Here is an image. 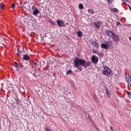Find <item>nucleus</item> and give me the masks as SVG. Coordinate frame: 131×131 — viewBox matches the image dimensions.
Instances as JSON below:
<instances>
[{"label":"nucleus","instance_id":"obj_15","mask_svg":"<svg viewBox=\"0 0 131 131\" xmlns=\"http://www.w3.org/2000/svg\"><path fill=\"white\" fill-rule=\"evenodd\" d=\"M105 90H106V93L107 95V96L109 97H110L111 95V93L109 91H108L107 88L105 89Z\"/></svg>","mask_w":131,"mask_h":131},{"label":"nucleus","instance_id":"obj_40","mask_svg":"<svg viewBox=\"0 0 131 131\" xmlns=\"http://www.w3.org/2000/svg\"><path fill=\"white\" fill-rule=\"evenodd\" d=\"M27 68V67H24V69H25L26 70V68Z\"/></svg>","mask_w":131,"mask_h":131},{"label":"nucleus","instance_id":"obj_3","mask_svg":"<svg viewBox=\"0 0 131 131\" xmlns=\"http://www.w3.org/2000/svg\"><path fill=\"white\" fill-rule=\"evenodd\" d=\"M31 10L33 11L32 14L34 15H36L39 13V11L37 7L34 5L31 7Z\"/></svg>","mask_w":131,"mask_h":131},{"label":"nucleus","instance_id":"obj_17","mask_svg":"<svg viewBox=\"0 0 131 131\" xmlns=\"http://www.w3.org/2000/svg\"><path fill=\"white\" fill-rule=\"evenodd\" d=\"M111 10L112 12L117 13H118L119 12V10L116 8H112L111 9Z\"/></svg>","mask_w":131,"mask_h":131},{"label":"nucleus","instance_id":"obj_9","mask_svg":"<svg viewBox=\"0 0 131 131\" xmlns=\"http://www.w3.org/2000/svg\"><path fill=\"white\" fill-rule=\"evenodd\" d=\"M91 44L94 47H95L96 48H98L99 44L96 41L92 42Z\"/></svg>","mask_w":131,"mask_h":131},{"label":"nucleus","instance_id":"obj_33","mask_svg":"<svg viewBox=\"0 0 131 131\" xmlns=\"http://www.w3.org/2000/svg\"><path fill=\"white\" fill-rule=\"evenodd\" d=\"M121 24L119 22H117L116 24L117 26H118L119 25H120Z\"/></svg>","mask_w":131,"mask_h":131},{"label":"nucleus","instance_id":"obj_31","mask_svg":"<svg viewBox=\"0 0 131 131\" xmlns=\"http://www.w3.org/2000/svg\"><path fill=\"white\" fill-rule=\"evenodd\" d=\"M128 96L130 98H131V92H129L128 93Z\"/></svg>","mask_w":131,"mask_h":131},{"label":"nucleus","instance_id":"obj_19","mask_svg":"<svg viewBox=\"0 0 131 131\" xmlns=\"http://www.w3.org/2000/svg\"><path fill=\"white\" fill-rule=\"evenodd\" d=\"M79 7L80 9H82L84 8L82 4H79Z\"/></svg>","mask_w":131,"mask_h":131},{"label":"nucleus","instance_id":"obj_24","mask_svg":"<svg viewBox=\"0 0 131 131\" xmlns=\"http://www.w3.org/2000/svg\"><path fill=\"white\" fill-rule=\"evenodd\" d=\"M93 125L98 131H100L99 129L98 128L96 124H93Z\"/></svg>","mask_w":131,"mask_h":131},{"label":"nucleus","instance_id":"obj_2","mask_svg":"<svg viewBox=\"0 0 131 131\" xmlns=\"http://www.w3.org/2000/svg\"><path fill=\"white\" fill-rule=\"evenodd\" d=\"M112 71L110 68L107 66H105L104 67V69L102 71V73L104 75L110 77V75L111 72Z\"/></svg>","mask_w":131,"mask_h":131},{"label":"nucleus","instance_id":"obj_13","mask_svg":"<svg viewBox=\"0 0 131 131\" xmlns=\"http://www.w3.org/2000/svg\"><path fill=\"white\" fill-rule=\"evenodd\" d=\"M101 47L102 48H104L105 49H107L108 48V47H107V45L106 43H102L101 45Z\"/></svg>","mask_w":131,"mask_h":131},{"label":"nucleus","instance_id":"obj_26","mask_svg":"<svg viewBox=\"0 0 131 131\" xmlns=\"http://www.w3.org/2000/svg\"><path fill=\"white\" fill-rule=\"evenodd\" d=\"M49 22L52 24V25L53 26H54L55 25V23L54 22H53L51 20H49Z\"/></svg>","mask_w":131,"mask_h":131},{"label":"nucleus","instance_id":"obj_10","mask_svg":"<svg viewBox=\"0 0 131 131\" xmlns=\"http://www.w3.org/2000/svg\"><path fill=\"white\" fill-rule=\"evenodd\" d=\"M23 59L25 60H28L30 59V57L27 54H24L23 55Z\"/></svg>","mask_w":131,"mask_h":131},{"label":"nucleus","instance_id":"obj_22","mask_svg":"<svg viewBox=\"0 0 131 131\" xmlns=\"http://www.w3.org/2000/svg\"><path fill=\"white\" fill-rule=\"evenodd\" d=\"M88 13H90L91 14H94V12L92 10L89 9L88 10Z\"/></svg>","mask_w":131,"mask_h":131},{"label":"nucleus","instance_id":"obj_5","mask_svg":"<svg viewBox=\"0 0 131 131\" xmlns=\"http://www.w3.org/2000/svg\"><path fill=\"white\" fill-rule=\"evenodd\" d=\"M99 60L98 58L95 55L92 56L91 57V61L94 64L97 63Z\"/></svg>","mask_w":131,"mask_h":131},{"label":"nucleus","instance_id":"obj_46","mask_svg":"<svg viewBox=\"0 0 131 131\" xmlns=\"http://www.w3.org/2000/svg\"><path fill=\"white\" fill-rule=\"evenodd\" d=\"M20 4H21V3H20Z\"/></svg>","mask_w":131,"mask_h":131},{"label":"nucleus","instance_id":"obj_47","mask_svg":"<svg viewBox=\"0 0 131 131\" xmlns=\"http://www.w3.org/2000/svg\"><path fill=\"white\" fill-rule=\"evenodd\" d=\"M114 131L113 130V131Z\"/></svg>","mask_w":131,"mask_h":131},{"label":"nucleus","instance_id":"obj_43","mask_svg":"<svg viewBox=\"0 0 131 131\" xmlns=\"http://www.w3.org/2000/svg\"><path fill=\"white\" fill-rule=\"evenodd\" d=\"M68 23H67L66 24H67V25H68Z\"/></svg>","mask_w":131,"mask_h":131},{"label":"nucleus","instance_id":"obj_41","mask_svg":"<svg viewBox=\"0 0 131 131\" xmlns=\"http://www.w3.org/2000/svg\"><path fill=\"white\" fill-rule=\"evenodd\" d=\"M34 76L35 77H36V75L35 74V73H34Z\"/></svg>","mask_w":131,"mask_h":131},{"label":"nucleus","instance_id":"obj_39","mask_svg":"<svg viewBox=\"0 0 131 131\" xmlns=\"http://www.w3.org/2000/svg\"><path fill=\"white\" fill-rule=\"evenodd\" d=\"M128 7H129V9L131 10V7L129 5H128Z\"/></svg>","mask_w":131,"mask_h":131},{"label":"nucleus","instance_id":"obj_4","mask_svg":"<svg viewBox=\"0 0 131 131\" xmlns=\"http://www.w3.org/2000/svg\"><path fill=\"white\" fill-rule=\"evenodd\" d=\"M119 36H117L116 34L115 33L113 34V36L111 37L113 41L115 42H117L120 39L118 38Z\"/></svg>","mask_w":131,"mask_h":131},{"label":"nucleus","instance_id":"obj_14","mask_svg":"<svg viewBox=\"0 0 131 131\" xmlns=\"http://www.w3.org/2000/svg\"><path fill=\"white\" fill-rule=\"evenodd\" d=\"M126 79L127 82L129 83H131V77L128 76V77H126Z\"/></svg>","mask_w":131,"mask_h":131},{"label":"nucleus","instance_id":"obj_29","mask_svg":"<svg viewBox=\"0 0 131 131\" xmlns=\"http://www.w3.org/2000/svg\"><path fill=\"white\" fill-rule=\"evenodd\" d=\"M45 130L46 131H52L51 130H49L47 127H45Z\"/></svg>","mask_w":131,"mask_h":131},{"label":"nucleus","instance_id":"obj_23","mask_svg":"<svg viewBox=\"0 0 131 131\" xmlns=\"http://www.w3.org/2000/svg\"><path fill=\"white\" fill-rule=\"evenodd\" d=\"M32 62L34 64L35 67V68H36L38 66V64L37 63L34 62L33 61H32Z\"/></svg>","mask_w":131,"mask_h":131},{"label":"nucleus","instance_id":"obj_20","mask_svg":"<svg viewBox=\"0 0 131 131\" xmlns=\"http://www.w3.org/2000/svg\"><path fill=\"white\" fill-rule=\"evenodd\" d=\"M106 44L107 45V47L110 46L111 45V42L108 41L106 42Z\"/></svg>","mask_w":131,"mask_h":131},{"label":"nucleus","instance_id":"obj_28","mask_svg":"<svg viewBox=\"0 0 131 131\" xmlns=\"http://www.w3.org/2000/svg\"><path fill=\"white\" fill-rule=\"evenodd\" d=\"M15 7V4L14 3H12V5H11V8H14Z\"/></svg>","mask_w":131,"mask_h":131},{"label":"nucleus","instance_id":"obj_35","mask_svg":"<svg viewBox=\"0 0 131 131\" xmlns=\"http://www.w3.org/2000/svg\"><path fill=\"white\" fill-rule=\"evenodd\" d=\"M110 129L112 131H113V127H112L111 126H110Z\"/></svg>","mask_w":131,"mask_h":131},{"label":"nucleus","instance_id":"obj_12","mask_svg":"<svg viewBox=\"0 0 131 131\" xmlns=\"http://www.w3.org/2000/svg\"><path fill=\"white\" fill-rule=\"evenodd\" d=\"M14 65L17 68L16 70L18 71V69L20 68V66L17 62L16 61H15L14 62Z\"/></svg>","mask_w":131,"mask_h":131},{"label":"nucleus","instance_id":"obj_11","mask_svg":"<svg viewBox=\"0 0 131 131\" xmlns=\"http://www.w3.org/2000/svg\"><path fill=\"white\" fill-rule=\"evenodd\" d=\"M100 21H98L94 22V23L95 26L97 29H99L100 27Z\"/></svg>","mask_w":131,"mask_h":131},{"label":"nucleus","instance_id":"obj_44","mask_svg":"<svg viewBox=\"0 0 131 131\" xmlns=\"http://www.w3.org/2000/svg\"><path fill=\"white\" fill-rule=\"evenodd\" d=\"M31 61L32 62V61H33L32 59H31Z\"/></svg>","mask_w":131,"mask_h":131},{"label":"nucleus","instance_id":"obj_7","mask_svg":"<svg viewBox=\"0 0 131 131\" xmlns=\"http://www.w3.org/2000/svg\"><path fill=\"white\" fill-rule=\"evenodd\" d=\"M78 60L77 59V58H74V61H73V63H74V66L77 69H79L80 71H82V68H82L81 67V66H82L81 65H80L79 64V66H76V64H75V61H78Z\"/></svg>","mask_w":131,"mask_h":131},{"label":"nucleus","instance_id":"obj_21","mask_svg":"<svg viewBox=\"0 0 131 131\" xmlns=\"http://www.w3.org/2000/svg\"><path fill=\"white\" fill-rule=\"evenodd\" d=\"M72 73V71L71 70H69L66 73L67 74H71Z\"/></svg>","mask_w":131,"mask_h":131},{"label":"nucleus","instance_id":"obj_37","mask_svg":"<svg viewBox=\"0 0 131 131\" xmlns=\"http://www.w3.org/2000/svg\"><path fill=\"white\" fill-rule=\"evenodd\" d=\"M90 122H91V123L93 125V124H94V123H93V120H92V119H91V120H90Z\"/></svg>","mask_w":131,"mask_h":131},{"label":"nucleus","instance_id":"obj_8","mask_svg":"<svg viewBox=\"0 0 131 131\" xmlns=\"http://www.w3.org/2000/svg\"><path fill=\"white\" fill-rule=\"evenodd\" d=\"M57 23L58 25L61 27H65L66 25L64 24L63 21L61 20H58L57 21Z\"/></svg>","mask_w":131,"mask_h":131},{"label":"nucleus","instance_id":"obj_38","mask_svg":"<svg viewBox=\"0 0 131 131\" xmlns=\"http://www.w3.org/2000/svg\"><path fill=\"white\" fill-rule=\"evenodd\" d=\"M22 49L23 50L22 51H23V52H25V51L24 50V49L23 48V47L22 48Z\"/></svg>","mask_w":131,"mask_h":131},{"label":"nucleus","instance_id":"obj_36","mask_svg":"<svg viewBox=\"0 0 131 131\" xmlns=\"http://www.w3.org/2000/svg\"><path fill=\"white\" fill-rule=\"evenodd\" d=\"M92 52L94 53H96V52L95 50H92Z\"/></svg>","mask_w":131,"mask_h":131},{"label":"nucleus","instance_id":"obj_27","mask_svg":"<svg viewBox=\"0 0 131 131\" xmlns=\"http://www.w3.org/2000/svg\"><path fill=\"white\" fill-rule=\"evenodd\" d=\"M16 103L17 104H20V102L19 101L18 99H16Z\"/></svg>","mask_w":131,"mask_h":131},{"label":"nucleus","instance_id":"obj_18","mask_svg":"<svg viewBox=\"0 0 131 131\" xmlns=\"http://www.w3.org/2000/svg\"><path fill=\"white\" fill-rule=\"evenodd\" d=\"M77 36L80 37H81L82 35V32L80 31H79L77 33Z\"/></svg>","mask_w":131,"mask_h":131},{"label":"nucleus","instance_id":"obj_1","mask_svg":"<svg viewBox=\"0 0 131 131\" xmlns=\"http://www.w3.org/2000/svg\"><path fill=\"white\" fill-rule=\"evenodd\" d=\"M76 58L78 60L77 61H75V63L76 66H79V64L83 66L85 68H86L87 67L89 66L91 64V62L90 61H86L84 60L80 59L78 57Z\"/></svg>","mask_w":131,"mask_h":131},{"label":"nucleus","instance_id":"obj_42","mask_svg":"<svg viewBox=\"0 0 131 131\" xmlns=\"http://www.w3.org/2000/svg\"><path fill=\"white\" fill-rule=\"evenodd\" d=\"M129 39L131 41V36L129 38Z\"/></svg>","mask_w":131,"mask_h":131},{"label":"nucleus","instance_id":"obj_6","mask_svg":"<svg viewBox=\"0 0 131 131\" xmlns=\"http://www.w3.org/2000/svg\"><path fill=\"white\" fill-rule=\"evenodd\" d=\"M114 33L111 30H107L105 31L106 35L107 36L112 37Z\"/></svg>","mask_w":131,"mask_h":131},{"label":"nucleus","instance_id":"obj_32","mask_svg":"<svg viewBox=\"0 0 131 131\" xmlns=\"http://www.w3.org/2000/svg\"><path fill=\"white\" fill-rule=\"evenodd\" d=\"M109 3H112L113 2V0H107Z\"/></svg>","mask_w":131,"mask_h":131},{"label":"nucleus","instance_id":"obj_45","mask_svg":"<svg viewBox=\"0 0 131 131\" xmlns=\"http://www.w3.org/2000/svg\"><path fill=\"white\" fill-rule=\"evenodd\" d=\"M130 83H131V84H130V86H131V82Z\"/></svg>","mask_w":131,"mask_h":131},{"label":"nucleus","instance_id":"obj_16","mask_svg":"<svg viewBox=\"0 0 131 131\" xmlns=\"http://www.w3.org/2000/svg\"><path fill=\"white\" fill-rule=\"evenodd\" d=\"M18 53H17V54L19 56H21L23 53V51L22 50H19L18 49H17Z\"/></svg>","mask_w":131,"mask_h":131},{"label":"nucleus","instance_id":"obj_30","mask_svg":"<svg viewBox=\"0 0 131 131\" xmlns=\"http://www.w3.org/2000/svg\"><path fill=\"white\" fill-rule=\"evenodd\" d=\"M2 40H3V39H2V36L0 35V43H2Z\"/></svg>","mask_w":131,"mask_h":131},{"label":"nucleus","instance_id":"obj_34","mask_svg":"<svg viewBox=\"0 0 131 131\" xmlns=\"http://www.w3.org/2000/svg\"><path fill=\"white\" fill-rule=\"evenodd\" d=\"M86 117H88L89 119L90 120H91L92 119L89 115H88V117L86 116Z\"/></svg>","mask_w":131,"mask_h":131},{"label":"nucleus","instance_id":"obj_25","mask_svg":"<svg viewBox=\"0 0 131 131\" xmlns=\"http://www.w3.org/2000/svg\"><path fill=\"white\" fill-rule=\"evenodd\" d=\"M4 7V5L0 3V9H3Z\"/></svg>","mask_w":131,"mask_h":131}]
</instances>
